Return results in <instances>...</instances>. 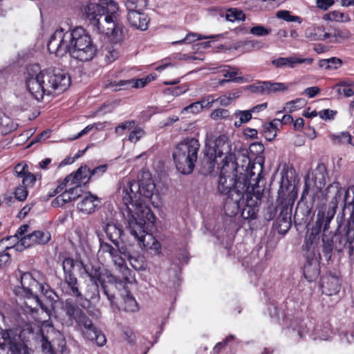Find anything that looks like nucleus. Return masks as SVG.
I'll use <instances>...</instances> for the list:
<instances>
[{"label": "nucleus", "instance_id": "7ed1b4c3", "mask_svg": "<svg viewBox=\"0 0 354 354\" xmlns=\"http://www.w3.org/2000/svg\"><path fill=\"white\" fill-rule=\"evenodd\" d=\"M50 53L62 57L69 53L71 57L81 62H88L96 55L97 48L90 35L82 27L67 32L57 30L48 43Z\"/></svg>", "mask_w": 354, "mask_h": 354}, {"label": "nucleus", "instance_id": "864d4df0", "mask_svg": "<svg viewBox=\"0 0 354 354\" xmlns=\"http://www.w3.org/2000/svg\"><path fill=\"white\" fill-rule=\"evenodd\" d=\"M132 129L128 139L131 142L136 143L145 135V131L138 126H134Z\"/></svg>", "mask_w": 354, "mask_h": 354}, {"label": "nucleus", "instance_id": "2f4dec72", "mask_svg": "<svg viewBox=\"0 0 354 354\" xmlns=\"http://www.w3.org/2000/svg\"><path fill=\"white\" fill-rule=\"evenodd\" d=\"M279 124L280 120L279 119H274L262 125V131L267 140H272L275 138L277 136V129Z\"/></svg>", "mask_w": 354, "mask_h": 354}, {"label": "nucleus", "instance_id": "4be33fe9", "mask_svg": "<svg viewBox=\"0 0 354 354\" xmlns=\"http://www.w3.org/2000/svg\"><path fill=\"white\" fill-rule=\"evenodd\" d=\"M82 331L88 339L91 341H95L96 344L99 346H103L106 342L105 335L102 333V331L95 327L92 322L91 326L84 328Z\"/></svg>", "mask_w": 354, "mask_h": 354}, {"label": "nucleus", "instance_id": "6e6d98bb", "mask_svg": "<svg viewBox=\"0 0 354 354\" xmlns=\"http://www.w3.org/2000/svg\"><path fill=\"white\" fill-rule=\"evenodd\" d=\"M276 16L279 18L282 19L286 21H294V22H299L301 23V19L299 17L297 16H293L291 15L290 12L288 10H279L277 11Z\"/></svg>", "mask_w": 354, "mask_h": 354}, {"label": "nucleus", "instance_id": "79ce46f5", "mask_svg": "<svg viewBox=\"0 0 354 354\" xmlns=\"http://www.w3.org/2000/svg\"><path fill=\"white\" fill-rule=\"evenodd\" d=\"M128 261L136 270H145L147 267L145 257L140 254H132Z\"/></svg>", "mask_w": 354, "mask_h": 354}, {"label": "nucleus", "instance_id": "603ef678", "mask_svg": "<svg viewBox=\"0 0 354 354\" xmlns=\"http://www.w3.org/2000/svg\"><path fill=\"white\" fill-rule=\"evenodd\" d=\"M271 31L270 28H267L262 25H256L250 28V33L257 37H263L268 35Z\"/></svg>", "mask_w": 354, "mask_h": 354}, {"label": "nucleus", "instance_id": "338daca9", "mask_svg": "<svg viewBox=\"0 0 354 354\" xmlns=\"http://www.w3.org/2000/svg\"><path fill=\"white\" fill-rule=\"evenodd\" d=\"M14 172L19 178H23L28 172V166L26 164L19 163L15 167Z\"/></svg>", "mask_w": 354, "mask_h": 354}, {"label": "nucleus", "instance_id": "ea45409f", "mask_svg": "<svg viewBox=\"0 0 354 354\" xmlns=\"http://www.w3.org/2000/svg\"><path fill=\"white\" fill-rule=\"evenodd\" d=\"M351 231H352V230H349L348 228L345 236H342V235L336 234H334V238H335V249L337 252H341L344 250L345 247L346 246L347 243L351 238Z\"/></svg>", "mask_w": 354, "mask_h": 354}, {"label": "nucleus", "instance_id": "473e14b6", "mask_svg": "<svg viewBox=\"0 0 354 354\" xmlns=\"http://www.w3.org/2000/svg\"><path fill=\"white\" fill-rule=\"evenodd\" d=\"M140 185V195L142 198L151 200L153 196L156 185L152 179L149 178L146 182H139Z\"/></svg>", "mask_w": 354, "mask_h": 354}, {"label": "nucleus", "instance_id": "6e6552de", "mask_svg": "<svg viewBox=\"0 0 354 354\" xmlns=\"http://www.w3.org/2000/svg\"><path fill=\"white\" fill-rule=\"evenodd\" d=\"M200 147L198 140L193 138H186L176 146L172 157L179 172L189 174L193 171Z\"/></svg>", "mask_w": 354, "mask_h": 354}, {"label": "nucleus", "instance_id": "0eeeda50", "mask_svg": "<svg viewBox=\"0 0 354 354\" xmlns=\"http://www.w3.org/2000/svg\"><path fill=\"white\" fill-rule=\"evenodd\" d=\"M296 198L295 186L290 183L288 178L285 180L283 177L277 198L280 212L274 223L279 234H285L291 227V212Z\"/></svg>", "mask_w": 354, "mask_h": 354}, {"label": "nucleus", "instance_id": "4d7b16f0", "mask_svg": "<svg viewBox=\"0 0 354 354\" xmlns=\"http://www.w3.org/2000/svg\"><path fill=\"white\" fill-rule=\"evenodd\" d=\"M136 122L134 120H127L124 121L120 124H118L115 128V132L118 135H122L124 131L127 129H131L134 127Z\"/></svg>", "mask_w": 354, "mask_h": 354}, {"label": "nucleus", "instance_id": "de8ad7c7", "mask_svg": "<svg viewBox=\"0 0 354 354\" xmlns=\"http://www.w3.org/2000/svg\"><path fill=\"white\" fill-rule=\"evenodd\" d=\"M324 19L326 20L341 22H346L350 21V18L348 15H344V13L337 10H334L333 12L326 14L324 16Z\"/></svg>", "mask_w": 354, "mask_h": 354}, {"label": "nucleus", "instance_id": "f03ea898", "mask_svg": "<svg viewBox=\"0 0 354 354\" xmlns=\"http://www.w3.org/2000/svg\"><path fill=\"white\" fill-rule=\"evenodd\" d=\"M213 151L215 157H219L220 162L218 169L220 170L217 189L221 195L228 194L227 205L240 199L243 188L248 183L258 180L260 174H255L249 169L250 162L245 168L239 166L236 156L231 153L230 145L227 142L225 136H219L214 142Z\"/></svg>", "mask_w": 354, "mask_h": 354}, {"label": "nucleus", "instance_id": "9b49d317", "mask_svg": "<svg viewBox=\"0 0 354 354\" xmlns=\"http://www.w3.org/2000/svg\"><path fill=\"white\" fill-rule=\"evenodd\" d=\"M12 331H2L0 337V349L7 351L6 354H30L27 346L11 336ZM0 354H1L0 353Z\"/></svg>", "mask_w": 354, "mask_h": 354}, {"label": "nucleus", "instance_id": "680f3d73", "mask_svg": "<svg viewBox=\"0 0 354 354\" xmlns=\"http://www.w3.org/2000/svg\"><path fill=\"white\" fill-rule=\"evenodd\" d=\"M107 167V165H101L100 166L95 167L92 170L90 169V177H91L92 179H95L101 176L103 174H104L106 171Z\"/></svg>", "mask_w": 354, "mask_h": 354}, {"label": "nucleus", "instance_id": "6ab92c4d", "mask_svg": "<svg viewBox=\"0 0 354 354\" xmlns=\"http://www.w3.org/2000/svg\"><path fill=\"white\" fill-rule=\"evenodd\" d=\"M127 20L130 25L136 29L145 30L148 28L149 19L142 11L128 12Z\"/></svg>", "mask_w": 354, "mask_h": 354}, {"label": "nucleus", "instance_id": "f257e3e1", "mask_svg": "<svg viewBox=\"0 0 354 354\" xmlns=\"http://www.w3.org/2000/svg\"><path fill=\"white\" fill-rule=\"evenodd\" d=\"M118 191L125 207L122 209L124 223L130 234L138 241L140 247L158 250L160 243L151 234L146 232V225H153L156 217L141 197L140 183L124 179Z\"/></svg>", "mask_w": 354, "mask_h": 354}, {"label": "nucleus", "instance_id": "b1692460", "mask_svg": "<svg viewBox=\"0 0 354 354\" xmlns=\"http://www.w3.org/2000/svg\"><path fill=\"white\" fill-rule=\"evenodd\" d=\"M311 214V208L305 203L299 202L294 215V221L296 225L306 223Z\"/></svg>", "mask_w": 354, "mask_h": 354}, {"label": "nucleus", "instance_id": "e2e57ef3", "mask_svg": "<svg viewBox=\"0 0 354 354\" xmlns=\"http://www.w3.org/2000/svg\"><path fill=\"white\" fill-rule=\"evenodd\" d=\"M120 272L122 274V279L126 282H131V281L133 279V274H132V271L124 265L118 268Z\"/></svg>", "mask_w": 354, "mask_h": 354}, {"label": "nucleus", "instance_id": "a878e982", "mask_svg": "<svg viewBox=\"0 0 354 354\" xmlns=\"http://www.w3.org/2000/svg\"><path fill=\"white\" fill-rule=\"evenodd\" d=\"M64 281L68 286L67 293L68 295L75 297L77 301H82L86 300L85 297L80 289V283L77 277H70L69 279H65Z\"/></svg>", "mask_w": 354, "mask_h": 354}, {"label": "nucleus", "instance_id": "c9c22d12", "mask_svg": "<svg viewBox=\"0 0 354 354\" xmlns=\"http://www.w3.org/2000/svg\"><path fill=\"white\" fill-rule=\"evenodd\" d=\"M80 261H75L73 259L68 257L65 258L62 262V268L64 274V279L70 277H76L74 274V268L77 266V263Z\"/></svg>", "mask_w": 354, "mask_h": 354}, {"label": "nucleus", "instance_id": "f704fd0d", "mask_svg": "<svg viewBox=\"0 0 354 354\" xmlns=\"http://www.w3.org/2000/svg\"><path fill=\"white\" fill-rule=\"evenodd\" d=\"M17 124L15 123L9 117L0 113V130L2 133L7 134L17 128Z\"/></svg>", "mask_w": 354, "mask_h": 354}, {"label": "nucleus", "instance_id": "58836bf2", "mask_svg": "<svg viewBox=\"0 0 354 354\" xmlns=\"http://www.w3.org/2000/svg\"><path fill=\"white\" fill-rule=\"evenodd\" d=\"M219 37V35H209V36H202L197 33L190 32L188 33L186 37L179 41L172 42V44H191L197 40H201L205 39H214Z\"/></svg>", "mask_w": 354, "mask_h": 354}, {"label": "nucleus", "instance_id": "7c9ffc66", "mask_svg": "<svg viewBox=\"0 0 354 354\" xmlns=\"http://www.w3.org/2000/svg\"><path fill=\"white\" fill-rule=\"evenodd\" d=\"M322 252L326 260H329L331 257V253L335 249V238L334 234H323L322 236Z\"/></svg>", "mask_w": 354, "mask_h": 354}, {"label": "nucleus", "instance_id": "3c124183", "mask_svg": "<svg viewBox=\"0 0 354 354\" xmlns=\"http://www.w3.org/2000/svg\"><path fill=\"white\" fill-rule=\"evenodd\" d=\"M99 283L91 282V284L88 286L87 293L90 297V299L94 301H99L100 299V290H99Z\"/></svg>", "mask_w": 354, "mask_h": 354}, {"label": "nucleus", "instance_id": "393cba45", "mask_svg": "<svg viewBox=\"0 0 354 354\" xmlns=\"http://www.w3.org/2000/svg\"><path fill=\"white\" fill-rule=\"evenodd\" d=\"M336 212V208L330 207L326 212L319 210L317 214V221L321 223L320 226L323 234H327L331 220L333 218Z\"/></svg>", "mask_w": 354, "mask_h": 354}, {"label": "nucleus", "instance_id": "774afa93", "mask_svg": "<svg viewBox=\"0 0 354 354\" xmlns=\"http://www.w3.org/2000/svg\"><path fill=\"white\" fill-rule=\"evenodd\" d=\"M252 92L266 95V82H261L258 84L250 86Z\"/></svg>", "mask_w": 354, "mask_h": 354}, {"label": "nucleus", "instance_id": "37998d69", "mask_svg": "<svg viewBox=\"0 0 354 354\" xmlns=\"http://www.w3.org/2000/svg\"><path fill=\"white\" fill-rule=\"evenodd\" d=\"M87 172V166H81L75 173H72L68 176H71V187L81 188L83 183L81 180V175L82 174Z\"/></svg>", "mask_w": 354, "mask_h": 354}, {"label": "nucleus", "instance_id": "e433bc0d", "mask_svg": "<svg viewBox=\"0 0 354 354\" xmlns=\"http://www.w3.org/2000/svg\"><path fill=\"white\" fill-rule=\"evenodd\" d=\"M223 76L226 78H228L227 80H223L221 82V84H223L225 82H234L236 83H241L244 82V78L243 77L239 76L236 77V75L241 74V72L235 68H232L227 70H223Z\"/></svg>", "mask_w": 354, "mask_h": 354}, {"label": "nucleus", "instance_id": "72a5a7b5", "mask_svg": "<svg viewBox=\"0 0 354 354\" xmlns=\"http://www.w3.org/2000/svg\"><path fill=\"white\" fill-rule=\"evenodd\" d=\"M342 60L335 57L319 61V66L327 71L337 69L342 66Z\"/></svg>", "mask_w": 354, "mask_h": 354}, {"label": "nucleus", "instance_id": "1a4fd4ad", "mask_svg": "<svg viewBox=\"0 0 354 354\" xmlns=\"http://www.w3.org/2000/svg\"><path fill=\"white\" fill-rule=\"evenodd\" d=\"M79 269H83L84 272L89 277L91 282L99 283L102 292L106 296L110 303L113 302L114 295L109 293L106 283H114L115 282V277L106 269L102 268L98 264L84 265L82 261L77 263Z\"/></svg>", "mask_w": 354, "mask_h": 354}, {"label": "nucleus", "instance_id": "c85d7f7f", "mask_svg": "<svg viewBox=\"0 0 354 354\" xmlns=\"http://www.w3.org/2000/svg\"><path fill=\"white\" fill-rule=\"evenodd\" d=\"M307 37L313 41L326 40L332 37L331 33L326 32L323 26H314L306 30Z\"/></svg>", "mask_w": 354, "mask_h": 354}, {"label": "nucleus", "instance_id": "cd10ccee", "mask_svg": "<svg viewBox=\"0 0 354 354\" xmlns=\"http://www.w3.org/2000/svg\"><path fill=\"white\" fill-rule=\"evenodd\" d=\"M342 187L340 183L337 181H335L330 184L326 189V195L328 197L332 196L331 203L333 206L331 207L336 208L339 201L342 197Z\"/></svg>", "mask_w": 354, "mask_h": 354}, {"label": "nucleus", "instance_id": "c756f323", "mask_svg": "<svg viewBox=\"0 0 354 354\" xmlns=\"http://www.w3.org/2000/svg\"><path fill=\"white\" fill-rule=\"evenodd\" d=\"M104 230L107 238L115 246H118L119 239L122 234V230L117 225L112 223H107Z\"/></svg>", "mask_w": 354, "mask_h": 354}, {"label": "nucleus", "instance_id": "4468645a", "mask_svg": "<svg viewBox=\"0 0 354 354\" xmlns=\"http://www.w3.org/2000/svg\"><path fill=\"white\" fill-rule=\"evenodd\" d=\"M21 284L26 292V295L29 298L32 297L35 299L41 308L47 312L48 308L42 304L37 295L39 282L33 278L30 273L26 272L21 275Z\"/></svg>", "mask_w": 354, "mask_h": 354}, {"label": "nucleus", "instance_id": "f8f14e48", "mask_svg": "<svg viewBox=\"0 0 354 354\" xmlns=\"http://www.w3.org/2000/svg\"><path fill=\"white\" fill-rule=\"evenodd\" d=\"M51 239L49 232L35 230L21 237L15 244L17 250L28 248L35 245H46Z\"/></svg>", "mask_w": 354, "mask_h": 354}, {"label": "nucleus", "instance_id": "dca6fc26", "mask_svg": "<svg viewBox=\"0 0 354 354\" xmlns=\"http://www.w3.org/2000/svg\"><path fill=\"white\" fill-rule=\"evenodd\" d=\"M150 81L151 78L149 76H147L145 78L137 80L136 82L129 80L110 82L109 83L106 84L104 87L109 88L113 91H118L122 89H125L129 86L133 88H142Z\"/></svg>", "mask_w": 354, "mask_h": 354}, {"label": "nucleus", "instance_id": "423d86ee", "mask_svg": "<svg viewBox=\"0 0 354 354\" xmlns=\"http://www.w3.org/2000/svg\"><path fill=\"white\" fill-rule=\"evenodd\" d=\"M103 19H98L93 26V29L98 34H104L110 39L117 44L123 41L125 37V28L120 23L119 6L113 1H109Z\"/></svg>", "mask_w": 354, "mask_h": 354}, {"label": "nucleus", "instance_id": "aec40b11", "mask_svg": "<svg viewBox=\"0 0 354 354\" xmlns=\"http://www.w3.org/2000/svg\"><path fill=\"white\" fill-rule=\"evenodd\" d=\"M327 170L323 163L318 164L315 171H313V181L314 183L313 192H317L324 187L326 181Z\"/></svg>", "mask_w": 354, "mask_h": 354}, {"label": "nucleus", "instance_id": "5701e85b", "mask_svg": "<svg viewBox=\"0 0 354 354\" xmlns=\"http://www.w3.org/2000/svg\"><path fill=\"white\" fill-rule=\"evenodd\" d=\"M214 103V97L212 95L202 98L200 101L192 103L189 106L185 107L183 111L192 113H197L203 109H209Z\"/></svg>", "mask_w": 354, "mask_h": 354}, {"label": "nucleus", "instance_id": "0e129e2a", "mask_svg": "<svg viewBox=\"0 0 354 354\" xmlns=\"http://www.w3.org/2000/svg\"><path fill=\"white\" fill-rule=\"evenodd\" d=\"M230 115L228 110L225 109H217L212 111L211 113V118L213 120H218L220 118H226Z\"/></svg>", "mask_w": 354, "mask_h": 354}, {"label": "nucleus", "instance_id": "9d476101", "mask_svg": "<svg viewBox=\"0 0 354 354\" xmlns=\"http://www.w3.org/2000/svg\"><path fill=\"white\" fill-rule=\"evenodd\" d=\"M77 299L74 300L72 298H68L65 300L62 309L65 312L66 315L71 322L74 321L77 326L82 330L84 328L91 326V320L86 315L84 310L79 307ZM82 307H84L82 304H80Z\"/></svg>", "mask_w": 354, "mask_h": 354}, {"label": "nucleus", "instance_id": "4c0bfd02", "mask_svg": "<svg viewBox=\"0 0 354 354\" xmlns=\"http://www.w3.org/2000/svg\"><path fill=\"white\" fill-rule=\"evenodd\" d=\"M124 4L128 12H141L148 6V0H126Z\"/></svg>", "mask_w": 354, "mask_h": 354}, {"label": "nucleus", "instance_id": "5fc2aeb1", "mask_svg": "<svg viewBox=\"0 0 354 354\" xmlns=\"http://www.w3.org/2000/svg\"><path fill=\"white\" fill-rule=\"evenodd\" d=\"M99 241H100V249L98 253H108L111 257L115 252L117 250L115 249L109 243L104 242L102 240V239L98 236Z\"/></svg>", "mask_w": 354, "mask_h": 354}, {"label": "nucleus", "instance_id": "13d9d810", "mask_svg": "<svg viewBox=\"0 0 354 354\" xmlns=\"http://www.w3.org/2000/svg\"><path fill=\"white\" fill-rule=\"evenodd\" d=\"M279 203V202L277 201ZM279 204L277 207L272 205H270L264 212V218L267 221H271L274 219L277 216V214L278 210H279Z\"/></svg>", "mask_w": 354, "mask_h": 354}, {"label": "nucleus", "instance_id": "8fccbe9b", "mask_svg": "<svg viewBox=\"0 0 354 354\" xmlns=\"http://www.w3.org/2000/svg\"><path fill=\"white\" fill-rule=\"evenodd\" d=\"M252 111H237L235 113L236 117H239V120L234 122L236 127H241L242 124L248 122L252 118Z\"/></svg>", "mask_w": 354, "mask_h": 354}, {"label": "nucleus", "instance_id": "20e7f679", "mask_svg": "<svg viewBox=\"0 0 354 354\" xmlns=\"http://www.w3.org/2000/svg\"><path fill=\"white\" fill-rule=\"evenodd\" d=\"M26 84L29 93L39 102L45 95H59L66 91L71 85V77L59 68H50L28 75Z\"/></svg>", "mask_w": 354, "mask_h": 354}, {"label": "nucleus", "instance_id": "69168bd1", "mask_svg": "<svg viewBox=\"0 0 354 354\" xmlns=\"http://www.w3.org/2000/svg\"><path fill=\"white\" fill-rule=\"evenodd\" d=\"M30 226L27 224L22 225L19 227V228L17 230L16 234L13 236H10L8 238V239H17L18 241L20 240L21 237H24V236L27 235L26 233L29 231Z\"/></svg>", "mask_w": 354, "mask_h": 354}, {"label": "nucleus", "instance_id": "f3484780", "mask_svg": "<svg viewBox=\"0 0 354 354\" xmlns=\"http://www.w3.org/2000/svg\"><path fill=\"white\" fill-rule=\"evenodd\" d=\"M313 59L312 58H301L295 56L288 57H278L272 59L271 63L277 68H293L297 64H311Z\"/></svg>", "mask_w": 354, "mask_h": 354}, {"label": "nucleus", "instance_id": "09e8293b", "mask_svg": "<svg viewBox=\"0 0 354 354\" xmlns=\"http://www.w3.org/2000/svg\"><path fill=\"white\" fill-rule=\"evenodd\" d=\"M306 104V101L303 98H297L296 100L290 101L286 104V106L284 107L285 110H288L289 112L292 113L297 109H299L305 106Z\"/></svg>", "mask_w": 354, "mask_h": 354}, {"label": "nucleus", "instance_id": "052dcab7", "mask_svg": "<svg viewBox=\"0 0 354 354\" xmlns=\"http://www.w3.org/2000/svg\"><path fill=\"white\" fill-rule=\"evenodd\" d=\"M318 240L319 239H316L314 237H311V236L308 234L305 239V243L303 245L304 250L306 251H314Z\"/></svg>", "mask_w": 354, "mask_h": 354}, {"label": "nucleus", "instance_id": "2eb2a0df", "mask_svg": "<svg viewBox=\"0 0 354 354\" xmlns=\"http://www.w3.org/2000/svg\"><path fill=\"white\" fill-rule=\"evenodd\" d=\"M101 199L91 192H86L81 197L80 201L77 203V207L79 211L90 214L94 212L101 206Z\"/></svg>", "mask_w": 354, "mask_h": 354}, {"label": "nucleus", "instance_id": "bb28decb", "mask_svg": "<svg viewBox=\"0 0 354 354\" xmlns=\"http://www.w3.org/2000/svg\"><path fill=\"white\" fill-rule=\"evenodd\" d=\"M319 265L316 259L308 260L304 267V274L308 281L315 280L319 275Z\"/></svg>", "mask_w": 354, "mask_h": 354}, {"label": "nucleus", "instance_id": "49530a36", "mask_svg": "<svg viewBox=\"0 0 354 354\" xmlns=\"http://www.w3.org/2000/svg\"><path fill=\"white\" fill-rule=\"evenodd\" d=\"M123 300L124 303V310L128 312H136L138 310V304L135 298L130 294L129 292H127L125 296H124Z\"/></svg>", "mask_w": 354, "mask_h": 354}, {"label": "nucleus", "instance_id": "c03bdc74", "mask_svg": "<svg viewBox=\"0 0 354 354\" xmlns=\"http://www.w3.org/2000/svg\"><path fill=\"white\" fill-rule=\"evenodd\" d=\"M266 82V95H270L279 91H284L288 88V86L282 82H271L270 81Z\"/></svg>", "mask_w": 354, "mask_h": 354}, {"label": "nucleus", "instance_id": "412c9836", "mask_svg": "<svg viewBox=\"0 0 354 354\" xmlns=\"http://www.w3.org/2000/svg\"><path fill=\"white\" fill-rule=\"evenodd\" d=\"M219 157H215V153L213 151V147L209 148L207 152L205 153L204 159L203 160V167L201 172L207 176L212 174L214 170L216 164L219 166L218 162Z\"/></svg>", "mask_w": 354, "mask_h": 354}, {"label": "nucleus", "instance_id": "ddd939ff", "mask_svg": "<svg viewBox=\"0 0 354 354\" xmlns=\"http://www.w3.org/2000/svg\"><path fill=\"white\" fill-rule=\"evenodd\" d=\"M109 5V1L100 0L97 3L89 2L84 8L83 15L92 27L98 19L103 17Z\"/></svg>", "mask_w": 354, "mask_h": 354}, {"label": "nucleus", "instance_id": "39448f33", "mask_svg": "<svg viewBox=\"0 0 354 354\" xmlns=\"http://www.w3.org/2000/svg\"><path fill=\"white\" fill-rule=\"evenodd\" d=\"M254 183L252 182L246 185L243 188L241 196H240V199H237V201H233V204L230 203V206L227 205L228 194L223 196L225 201L223 209L227 216H234L241 211V216L245 220L257 218L263 189L259 187H254L258 184V181L254 180Z\"/></svg>", "mask_w": 354, "mask_h": 354}, {"label": "nucleus", "instance_id": "a211bd4d", "mask_svg": "<svg viewBox=\"0 0 354 354\" xmlns=\"http://www.w3.org/2000/svg\"><path fill=\"white\" fill-rule=\"evenodd\" d=\"M320 286L323 294L328 296L336 295L340 290L341 280L335 275H326L321 279Z\"/></svg>", "mask_w": 354, "mask_h": 354}, {"label": "nucleus", "instance_id": "a18cd8bd", "mask_svg": "<svg viewBox=\"0 0 354 354\" xmlns=\"http://www.w3.org/2000/svg\"><path fill=\"white\" fill-rule=\"evenodd\" d=\"M225 19L232 22L234 21H244L245 19V15L241 10L230 8L227 11Z\"/></svg>", "mask_w": 354, "mask_h": 354}, {"label": "nucleus", "instance_id": "a19ab883", "mask_svg": "<svg viewBox=\"0 0 354 354\" xmlns=\"http://www.w3.org/2000/svg\"><path fill=\"white\" fill-rule=\"evenodd\" d=\"M344 209L349 208L352 207V211L350 215L349 220L348 221V227L349 230H354V195L352 197V199L349 200V192L347 189L344 193Z\"/></svg>", "mask_w": 354, "mask_h": 354}, {"label": "nucleus", "instance_id": "bf43d9fd", "mask_svg": "<svg viewBox=\"0 0 354 354\" xmlns=\"http://www.w3.org/2000/svg\"><path fill=\"white\" fill-rule=\"evenodd\" d=\"M14 194L15 199L19 201H24L28 196V190L24 185H20L16 187Z\"/></svg>", "mask_w": 354, "mask_h": 354}]
</instances>
